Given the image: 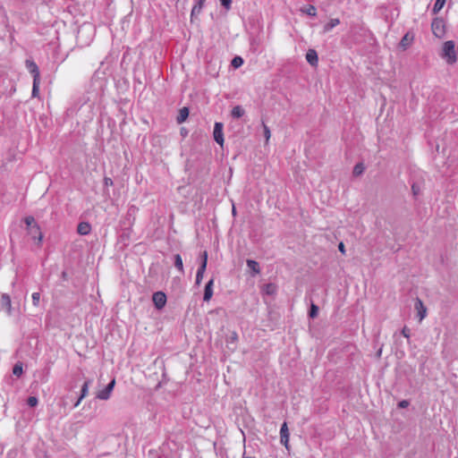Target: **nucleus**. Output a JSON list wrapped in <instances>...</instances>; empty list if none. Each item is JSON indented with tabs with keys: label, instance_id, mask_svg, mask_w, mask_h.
I'll list each match as a JSON object with an SVG mask.
<instances>
[{
	"label": "nucleus",
	"instance_id": "obj_1",
	"mask_svg": "<svg viewBox=\"0 0 458 458\" xmlns=\"http://www.w3.org/2000/svg\"><path fill=\"white\" fill-rule=\"evenodd\" d=\"M441 57L445 59L448 64H454L456 62L457 58L454 41L448 40L444 43Z\"/></svg>",
	"mask_w": 458,
	"mask_h": 458
},
{
	"label": "nucleus",
	"instance_id": "obj_2",
	"mask_svg": "<svg viewBox=\"0 0 458 458\" xmlns=\"http://www.w3.org/2000/svg\"><path fill=\"white\" fill-rule=\"evenodd\" d=\"M152 301L157 310H162L166 303V295L163 292H156L152 295Z\"/></svg>",
	"mask_w": 458,
	"mask_h": 458
},
{
	"label": "nucleus",
	"instance_id": "obj_3",
	"mask_svg": "<svg viewBox=\"0 0 458 458\" xmlns=\"http://www.w3.org/2000/svg\"><path fill=\"white\" fill-rule=\"evenodd\" d=\"M115 380L113 379L111 382L103 389L98 392L97 398L100 400H108L110 398L111 393L114 387Z\"/></svg>",
	"mask_w": 458,
	"mask_h": 458
},
{
	"label": "nucleus",
	"instance_id": "obj_4",
	"mask_svg": "<svg viewBox=\"0 0 458 458\" xmlns=\"http://www.w3.org/2000/svg\"><path fill=\"white\" fill-rule=\"evenodd\" d=\"M289 430L287 427V423L284 422L280 428V442L282 445L285 446L287 450H289Z\"/></svg>",
	"mask_w": 458,
	"mask_h": 458
},
{
	"label": "nucleus",
	"instance_id": "obj_5",
	"mask_svg": "<svg viewBox=\"0 0 458 458\" xmlns=\"http://www.w3.org/2000/svg\"><path fill=\"white\" fill-rule=\"evenodd\" d=\"M214 140L220 145L223 146L224 143V134H223V124L221 123H216L214 126Z\"/></svg>",
	"mask_w": 458,
	"mask_h": 458
},
{
	"label": "nucleus",
	"instance_id": "obj_6",
	"mask_svg": "<svg viewBox=\"0 0 458 458\" xmlns=\"http://www.w3.org/2000/svg\"><path fill=\"white\" fill-rule=\"evenodd\" d=\"M432 31L433 33L437 36L441 37L444 33V22L443 20L436 18L433 20L431 24Z\"/></svg>",
	"mask_w": 458,
	"mask_h": 458
},
{
	"label": "nucleus",
	"instance_id": "obj_7",
	"mask_svg": "<svg viewBox=\"0 0 458 458\" xmlns=\"http://www.w3.org/2000/svg\"><path fill=\"white\" fill-rule=\"evenodd\" d=\"M26 68L32 74L33 80H40L39 69L34 61L27 60Z\"/></svg>",
	"mask_w": 458,
	"mask_h": 458
},
{
	"label": "nucleus",
	"instance_id": "obj_8",
	"mask_svg": "<svg viewBox=\"0 0 458 458\" xmlns=\"http://www.w3.org/2000/svg\"><path fill=\"white\" fill-rule=\"evenodd\" d=\"M415 310H417V316L420 321H422L427 316V309L424 306L422 301L417 298L415 301Z\"/></svg>",
	"mask_w": 458,
	"mask_h": 458
},
{
	"label": "nucleus",
	"instance_id": "obj_9",
	"mask_svg": "<svg viewBox=\"0 0 458 458\" xmlns=\"http://www.w3.org/2000/svg\"><path fill=\"white\" fill-rule=\"evenodd\" d=\"M28 233L34 239V240H38V243H40L42 239H43V235H42V233L40 231V228L38 226V225H31V227L28 228Z\"/></svg>",
	"mask_w": 458,
	"mask_h": 458
},
{
	"label": "nucleus",
	"instance_id": "obj_10",
	"mask_svg": "<svg viewBox=\"0 0 458 458\" xmlns=\"http://www.w3.org/2000/svg\"><path fill=\"white\" fill-rule=\"evenodd\" d=\"M306 60L310 65L317 66L318 57V54H317L316 50L309 49L306 53Z\"/></svg>",
	"mask_w": 458,
	"mask_h": 458
},
{
	"label": "nucleus",
	"instance_id": "obj_11",
	"mask_svg": "<svg viewBox=\"0 0 458 458\" xmlns=\"http://www.w3.org/2000/svg\"><path fill=\"white\" fill-rule=\"evenodd\" d=\"M213 285H214V279L212 278L207 283V284L205 286L204 296H203L204 301H208L212 298Z\"/></svg>",
	"mask_w": 458,
	"mask_h": 458
},
{
	"label": "nucleus",
	"instance_id": "obj_12",
	"mask_svg": "<svg viewBox=\"0 0 458 458\" xmlns=\"http://www.w3.org/2000/svg\"><path fill=\"white\" fill-rule=\"evenodd\" d=\"M1 304L5 308L8 315L12 314V301L11 298L7 293H3L1 296Z\"/></svg>",
	"mask_w": 458,
	"mask_h": 458
},
{
	"label": "nucleus",
	"instance_id": "obj_13",
	"mask_svg": "<svg viewBox=\"0 0 458 458\" xmlns=\"http://www.w3.org/2000/svg\"><path fill=\"white\" fill-rule=\"evenodd\" d=\"M90 230H91V226L87 222H81L78 225V227H77V232L81 235H87V234H89L90 233Z\"/></svg>",
	"mask_w": 458,
	"mask_h": 458
},
{
	"label": "nucleus",
	"instance_id": "obj_14",
	"mask_svg": "<svg viewBox=\"0 0 458 458\" xmlns=\"http://www.w3.org/2000/svg\"><path fill=\"white\" fill-rule=\"evenodd\" d=\"M340 24L338 18L331 19L323 28V33H327Z\"/></svg>",
	"mask_w": 458,
	"mask_h": 458
},
{
	"label": "nucleus",
	"instance_id": "obj_15",
	"mask_svg": "<svg viewBox=\"0 0 458 458\" xmlns=\"http://www.w3.org/2000/svg\"><path fill=\"white\" fill-rule=\"evenodd\" d=\"M244 114L245 111L241 106H235L231 111L232 117L235 119L242 117Z\"/></svg>",
	"mask_w": 458,
	"mask_h": 458
},
{
	"label": "nucleus",
	"instance_id": "obj_16",
	"mask_svg": "<svg viewBox=\"0 0 458 458\" xmlns=\"http://www.w3.org/2000/svg\"><path fill=\"white\" fill-rule=\"evenodd\" d=\"M248 267L255 274L258 275L260 273V267L257 261L252 259H247L246 261Z\"/></svg>",
	"mask_w": 458,
	"mask_h": 458
},
{
	"label": "nucleus",
	"instance_id": "obj_17",
	"mask_svg": "<svg viewBox=\"0 0 458 458\" xmlns=\"http://www.w3.org/2000/svg\"><path fill=\"white\" fill-rule=\"evenodd\" d=\"M188 115H189V109L187 107H182V109H180V113L177 117V122L179 123H183L187 119Z\"/></svg>",
	"mask_w": 458,
	"mask_h": 458
},
{
	"label": "nucleus",
	"instance_id": "obj_18",
	"mask_svg": "<svg viewBox=\"0 0 458 458\" xmlns=\"http://www.w3.org/2000/svg\"><path fill=\"white\" fill-rule=\"evenodd\" d=\"M412 37L410 36L409 33H406L403 38L401 39V42H400V45L401 47H403L404 49L410 46L411 42L412 41Z\"/></svg>",
	"mask_w": 458,
	"mask_h": 458
},
{
	"label": "nucleus",
	"instance_id": "obj_19",
	"mask_svg": "<svg viewBox=\"0 0 458 458\" xmlns=\"http://www.w3.org/2000/svg\"><path fill=\"white\" fill-rule=\"evenodd\" d=\"M201 262L199 269H202L203 272L206 271L207 264H208V252L204 250L200 255Z\"/></svg>",
	"mask_w": 458,
	"mask_h": 458
},
{
	"label": "nucleus",
	"instance_id": "obj_20",
	"mask_svg": "<svg viewBox=\"0 0 458 458\" xmlns=\"http://www.w3.org/2000/svg\"><path fill=\"white\" fill-rule=\"evenodd\" d=\"M445 4V0H436L435 4L432 9V13L434 14L439 13L442 10V8L444 7Z\"/></svg>",
	"mask_w": 458,
	"mask_h": 458
},
{
	"label": "nucleus",
	"instance_id": "obj_21",
	"mask_svg": "<svg viewBox=\"0 0 458 458\" xmlns=\"http://www.w3.org/2000/svg\"><path fill=\"white\" fill-rule=\"evenodd\" d=\"M174 266L181 273H183L182 259L179 254L174 255Z\"/></svg>",
	"mask_w": 458,
	"mask_h": 458
},
{
	"label": "nucleus",
	"instance_id": "obj_22",
	"mask_svg": "<svg viewBox=\"0 0 458 458\" xmlns=\"http://www.w3.org/2000/svg\"><path fill=\"white\" fill-rule=\"evenodd\" d=\"M364 170H365L364 165L362 163H358L353 167L352 174L354 176H359L363 174Z\"/></svg>",
	"mask_w": 458,
	"mask_h": 458
},
{
	"label": "nucleus",
	"instance_id": "obj_23",
	"mask_svg": "<svg viewBox=\"0 0 458 458\" xmlns=\"http://www.w3.org/2000/svg\"><path fill=\"white\" fill-rule=\"evenodd\" d=\"M39 84L40 80H33L32 92L31 95L33 98H37L39 94Z\"/></svg>",
	"mask_w": 458,
	"mask_h": 458
},
{
	"label": "nucleus",
	"instance_id": "obj_24",
	"mask_svg": "<svg viewBox=\"0 0 458 458\" xmlns=\"http://www.w3.org/2000/svg\"><path fill=\"white\" fill-rule=\"evenodd\" d=\"M91 381L90 380H87L84 382L82 387H81V399H83L84 397L87 396L88 393H89V385H90Z\"/></svg>",
	"mask_w": 458,
	"mask_h": 458
},
{
	"label": "nucleus",
	"instance_id": "obj_25",
	"mask_svg": "<svg viewBox=\"0 0 458 458\" xmlns=\"http://www.w3.org/2000/svg\"><path fill=\"white\" fill-rule=\"evenodd\" d=\"M22 364L21 362L16 363L13 369V375L20 377L22 374Z\"/></svg>",
	"mask_w": 458,
	"mask_h": 458
},
{
	"label": "nucleus",
	"instance_id": "obj_26",
	"mask_svg": "<svg viewBox=\"0 0 458 458\" xmlns=\"http://www.w3.org/2000/svg\"><path fill=\"white\" fill-rule=\"evenodd\" d=\"M242 64H243V59H242L241 56H235V57L232 60V65H233L234 68H238V67H240Z\"/></svg>",
	"mask_w": 458,
	"mask_h": 458
},
{
	"label": "nucleus",
	"instance_id": "obj_27",
	"mask_svg": "<svg viewBox=\"0 0 458 458\" xmlns=\"http://www.w3.org/2000/svg\"><path fill=\"white\" fill-rule=\"evenodd\" d=\"M276 287L273 284H267L265 287V292L267 294H274L276 293Z\"/></svg>",
	"mask_w": 458,
	"mask_h": 458
},
{
	"label": "nucleus",
	"instance_id": "obj_28",
	"mask_svg": "<svg viewBox=\"0 0 458 458\" xmlns=\"http://www.w3.org/2000/svg\"><path fill=\"white\" fill-rule=\"evenodd\" d=\"M305 13L308 15L316 16L317 9H316V7L314 5H308L307 8L305 9Z\"/></svg>",
	"mask_w": 458,
	"mask_h": 458
},
{
	"label": "nucleus",
	"instance_id": "obj_29",
	"mask_svg": "<svg viewBox=\"0 0 458 458\" xmlns=\"http://www.w3.org/2000/svg\"><path fill=\"white\" fill-rule=\"evenodd\" d=\"M24 222H25V224H26V225H27V229H28V228H30V227H31V225H38V224L35 222L34 217H33V216H26V217L24 218Z\"/></svg>",
	"mask_w": 458,
	"mask_h": 458
},
{
	"label": "nucleus",
	"instance_id": "obj_30",
	"mask_svg": "<svg viewBox=\"0 0 458 458\" xmlns=\"http://www.w3.org/2000/svg\"><path fill=\"white\" fill-rule=\"evenodd\" d=\"M318 308L315 304H311L310 310V317L314 318L318 316Z\"/></svg>",
	"mask_w": 458,
	"mask_h": 458
},
{
	"label": "nucleus",
	"instance_id": "obj_31",
	"mask_svg": "<svg viewBox=\"0 0 458 458\" xmlns=\"http://www.w3.org/2000/svg\"><path fill=\"white\" fill-rule=\"evenodd\" d=\"M204 273L205 272H203L202 269H198L197 275H196V284L197 285L200 284V283L203 279V276H204Z\"/></svg>",
	"mask_w": 458,
	"mask_h": 458
},
{
	"label": "nucleus",
	"instance_id": "obj_32",
	"mask_svg": "<svg viewBox=\"0 0 458 458\" xmlns=\"http://www.w3.org/2000/svg\"><path fill=\"white\" fill-rule=\"evenodd\" d=\"M38 403V400L36 396H30L27 400V403L30 407H35Z\"/></svg>",
	"mask_w": 458,
	"mask_h": 458
},
{
	"label": "nucleus",
	"instance_id": "obj_33",
	"mask_svg": "<svg viewBox=\"0 0 458 458\" xmlns=\"http://www.w3.org/2000/svg\"><path fill=\"white\" fill-rule=\"evenodd\" d=\"M32 302L34 306H38L39 300H40V293H32Z\"/></svg>",
	"mask_w": 458,
	"mask_h": 458
},
{
	"label": "nucleus",
	"instance_id": "obj_34",
	"mask_svg": "<svg viewBox=\"0 0 458 458\" xmlns=\"http://www.w3.org/2000/svg\"><path fill=\"white\" fill-rule=\"evenodd\" d=\"M263 129H264V136L266 138V141L267 142L271 137V132H270L269 128L266 124H263Z\"/></svg>",
	"mask_w": 458,
	"mask_h": 458
},
{
	"label": "nucleus",
	"instance_id": "obj_35",
	"mask_svg": "<svg viewBox=\"0 0 458 458\" xmlns=\"http://www.w3.org/2000/svg\"><path fill=\"white\" fill-rule=\"evenodd\" d=\"M402 335H403L405 338L409 339V338H410V329H409L407 327H404L403 328V330H402Z\"/></svg>",
	"mask_w": 458,
	"mask_h": 458
},
{
	"label": "nucleus",
	"instance_id": "obj_36",
	"mask_svg": "<svg viewBox=\"0 0 458 458\" xmlns=\"http://www.w3.org/2000/svg\"><path fill=\"white\" fill-rule=\"evenodd\" d=\"M220 2H221V4H222L223 6H225L226 9H229V8H230V6H231V3H232V1H231V0H220Z\"/></svg>",
	"mask_w": 458,
	"mask_h": 458
},
{
	"label": "nucleus",
	"instance_id": "obj_37",
	"mask_svg": "<svg viewBox=\"0 0 458 458\" xmlns=\"http://www.w3.org/2000/svg\"><path fill=\"white\" fill-rule=\"evenodd\" d=\"M200 6H198V5H194L192 10H191V16L195 15V14H199L200 13Z\"/></svg>",
	"mask_w": 458,
	"mask_h": 458
},
{
	"label": "nucleus",
	"instance_id": "obj_38",
	"mask_svg": "<svg viewBox=\"0 0 458 458\" xmlns=\"http://www.w3.org/2000/svg\"><path fill=\"white\" fill-rule=\"evenodd\" d=\"M400 408H406L409 406V402L407 400H403L398 403Z\"/></svg>",
	"mask_w": 458,
	"mask_h": 458
},
{
	"label": "nucleus",
	"instance_id": "obj_39",
	"mask_svg": "<svg viewBox=\"0 0 458 458\" xmlns=\"http://www.w3.org/2000/svg\"><path fill=\"white\" fill-rule=\"evenodd\" d=\"M338 250L340 252H342L343 254H345V246L344 244V242H340L338 244Z\"/></svg>",
	"mask_w": 458,
	"mask_h": 458
},
{
	"label": "nucleus",
	"instance_id": "obj_40",
	"mask_svg": "<svg viewBox=\"0 0 458 458\" xmlns=\"http://www.w3.org/2000/svg\"><path fill=\"white\" fill-rule=\"evenodd\" d=\"M104 182H105V185L106 186H112L113 185V181L111 178H108V177H106L104 179Z\"/></svg>",
	"mask_w": 458,
	"mask_h": 458
},
{
	"label": "nucleus",
	"instance_id": "obj_41",
	"mask_svg": "<svg viewBox=\"0 0 458 458\" xmlns=\"http://www.w3.org/2000/svg\"><path fill=\"white\" fill-rule=\"evenodd\" d=\"M205 0H198V3L195 5L200 6V10L202 9L203 3Z\"/></svg>",
	"mask_w": 458,
	"mask_h": 458
},
{
	"label": "nucleus",
	"instance_id": "obj_42",
	"mask_svg": "<svg viewBox=\"0 0 458 458\" xmlns=\"http://www.w3.org/2000/svg\"><path fill=\"white\" fill-rule=\"evenodd\" d=\"M81 400H82V399H81V397H79L78 401H77V402H75V403H74V407H78V406L80 405V403H81Z\"/></svg>",
	"mask_w": 458,
	"mask_h": 458
},
{
	"label": "nucleus",
	"instance_id": "obj_43",
	"mask_svg": "<svg viewBox=\"0 0 458 458\" xmlns=\"http://www.w3.org/2000/svg\"><path fill=\"white\" fill-rule=\"evenodd\" d=\"M411 189H412L413 193L416 195L417 194V190H416L415 185H412Z\"/></svg>",
	"mask_w": 458,
	"mask_h": 458
}]
</instances>
